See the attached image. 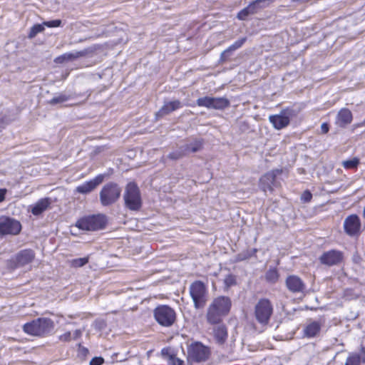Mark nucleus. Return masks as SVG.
I'll return each mask as SVG.
<instances>
[{
	"label": "nucleus",
	"instance_id": "obj_38",
	"mask_svg": "<svg viewBox=\"0 0 365 365\" xmlns=\"http://www.w3.org/2000/svg\"><path fill=\"white\" fill-rule=\"evenodd\" d=\"M266 277L269 281L275 282L278 278L277 272L275 270H269L267 273Z\"/></svg>",
	"mask_w": 365,
	"mask_h": 365
},
{
	"label": "nucleus",
	"instance_id": "obj_23",
	"mask_svg": "<svg viewBox=\"0 0 365 365\" xmlns=\"http://www.w3.org/2000/svg\"><path fill=\"white\" fill-rule=\"evenodd\" d=\"M51 204V200L49 197L41 198L32 205L31 212L34 215H39L47 210Z\"/></svg>",
	"mask_w": 365,
	"mask_h": 365
},
{
	"label": "nucleus",
	"instance_id": "obj_3",
	"mask_svg": "<svg viewBox=\"0 0 365 365\" xmlns=\"http://www.w3.org/2000/svg\"><path fill=\"white\" fill-rule=\"evenodd\" d=\"M106 217L103 214L83 217L76 222V227L83 230L96 231L105 228Z\"/></svg>",
	"mask_w": 365,
	"mask_h": 365
},
{
	"label": "nucleus",
	"instance_id": "obj_27",
	"mask_svg": "<svg viewBox=\"0 0 365 365\" xmlns=\"http://www.w3.org/2000/svg\"><path fill=\"white\" fill-rule=\"evenodd\" d=\"M246 41V37L241 38L236 41L234 43H232L227 49L222 52L221 58L222 60H225L226 58H227L232 51H235V50L241 48Z\"/></svg>",
	"mask_w": 365,
	"mask_h": 365
},
{
	"label": "nucleus",
	"instance_id": "obj_4",
	"mask_svg": "<svg viewBox=\"0 0 365 365\" xmlns=\"http://www.w3.org/2000/svg\"><path fill=\"white\" fill-rule=\"evenodd\" d=\"M190 294L197 309H202L208 299V293L205 284L201 281H195L189 288Z\"/></svg>",
	"mask_w": 365,
	"mask_h": 365
},
{
	"label": "nucleus",
	"instance_id": "obj_25",
	"mask_svg": "<svg viewBox=\"0 0 365 365\" xmlns=\"http://www.w3.org/2000/svg\"><path fill=\"white\" fill-rule=\"evenodd\" d=\"M182 146L185 155L190 153H197L202 148V140L195 138Z\"/></svg>",
	"mask_w": 365,
	"mask_h": 365
},
{
	"label": "nucleus",
	"instance_id": "obj_24",
	"mask_svg": "<svg viewBox=\"0 0 365 365\" xmlns=\"http://www.w3.org/2000/svg\"><path fill=\"white\" fill-rule=\"evenodd\" d=\"M87 50H83L79 51H75L72 53H66L63 55L57 57L55 59V62L57 63H63L65 61H73L80 57L85 56L87 54Z\"/></svg>",
	"mask_w": 365,
	"mask_h": 365
},
{
	"label": "nucleus",
	"instance_id": "obj_22",
	"mask_svg": "<svg viewBox=\"0 0 365 365\" xmlns=\"http://www.w3.org/2000/svg\"><path fill=\"white\" fill-rule=\"evenodd\" d=\"M212 329L214 339L218 344H223L227 339V330L224 324H217Z\"/></svg>",
	"mask_w": 365,
	"mask_h": 365
},
{
	"label": "nucleus",
	"instance_id": "obj_5",
	"mask_svg": "<svg viewBox=\"0 0 365 365\" xmlns=\"http://www.w3.org/2000/svg\"><path fill=\"white\" fill-rule=\"evenodd\" d=\"M125 205L130 210H139L142 205L140 192L135 182H129L125 189L123 195Z\"/></svg>",
	"mask_w": 365,
	"mask_h": 365
},
{
	"label": "nucleus",
	"instance_id": "obj_17",
	"mask_svg": "<svg viewBox=\"0 0 365 365\" xmlns=\"http://www.w3.org/2000/svg\"><path fill=\"white\" fill-rule=\"evenodd\" d=\"M282 173L281 170H274L267 173L259 180V186L263 191H272L273 187L278 186V182L276 180L277 175Z\"/></svg>",
	"mask_w": 365,
	"mask_h": 365
},
{
	"label": "nucleus",
	"instance_id": "obj_19",
	"mask_svg": "<svg viewBox=\"0 0 365 365\" xmlns=\"http://www.w3.org/2000/svg\"><path fill=\"white\" fill-rule=\"evenodd\" d=\"M104 175H98L95 178L87 181L76 187V192L81 194H88L93 190L104 180Z\"/></svg>",
	"mask_w": 365,
	"mask_h": 365
},
{
	"label": "nucleus",
	"instance_id": "obj_36",
	"mask_svg": "<svg viewBox=\"0 0 365 365\" xmlns=\"http://www.w3.org/2000/svg\"><path fill=\"white\" fill-rule=\"evenodd\" d=\"M360 356L357 354L350 355L345 362L344 365H360Z\"/></svg>",
	"mask_w": 365,
	"mask_h": 365
},
{
	"label": "nucleus",
	"instance_id": "obj_9",
	"mask_svg": "<svg viewBox=\"0 0 365 365\" xmlns=\"http://www.w3.org/2000/svg\"><path fill=\"white\" fill-rule=\"evenodd\" d=\"M210 355L208 347L202 343L195 342L188 348L187 359L190 363H200L206 361Z\"/></svg>",
	"mask_w": 365,
	"mask_h": 365
},
{
	"label": "nucleus",
	"instance_id": "obj_6",
	"mask_svg": "<svg viewBox=\"0 0 365 365\" xmlns=\"http://www.w3.org/2000/svg\"><path fill=\"white\" fill-rule=\"evenodd\" d=\"M272 314L273 305L267 299H260L255 306V318L262 326L269 323Z\"/></svg>",
	"mask_w": 365,
	"mask_h": 365
},
{
	"label": "nucleus",
	"instance_id": "obj_2",
	"mask_svg": "<svg viewBox=\"0 0 365 365\" xmlns=\"http://www.w3.org/2000/svg\"><path fill=\"white\" fill-rule=\"evenodd\" d=\"M54 328L53 322L48 318H38L24 325V331L33 336H45Z\"/></svg>",
	"mask_w": 365,
	"mask_h": 365
},
{
	"label": "nucleus",
	"instance_id": "obj_8",
	"mask_svg": "<svg viewBox=\"0 0 365 365\" xmlns=\"http://www.w3.org/2000/svg\"><path fill=\"white\" fill-rule=\"evenodd\" d=\"M155 321L162 327H170L176 321V313L174 309L168 305H159L153 310Z\"/></svg>",
	"mask_w": 365,
	"mask_h": 365
},
{
	"label": "nucleus",
	"instance_id": "obj_39",
	"mask_svg": "<svg viewBox=\"0 0 365 365\" xmlns=\"http://www.w3.org/2000/svg\"><path fill=\"white\" fill-rule=\"evenodd\" d=\"M312 198V194L309 190H305L301 196V200L304 202H310Z\"/></svg>",
	"mask_w": 365,
	"mask_h": 365
},
{
	"label": "nucleus",
	"instance_id": "obj_30",
	"mask_svg": "<svg viewBox=\"0 0 365 365\" xmlns=\"http://www.w3.org/2000/svg\"><path fill=\"white\" fill-rule=\"evenodd\" d=\"M184 156H185V153L184 152L182 146H180L178 149L169 153L168 155L167 158L170 160H177L182 158Z\"/></svg>",
	"mask_w": 365,
	"mask_h": 365
},
{
	"label": "nucleus",
	"instance_id": "obj_13",
	"mask_svg": "<svg viewBox=\"0 0 365 365\" xmlns=\"http://www.w3.org/2000/svg\"><path fill=\"white\" fill-rule=\"evenodd\" d=\"M292 115L293 110L286 108L282 110L279 114L269 115V120L275 129L281 130L289 124Z\"/></svg>",
	"mask_w": 365,
	"mask_h": 365
},
{
	"label": "nucleus",
	"instance_id": "obj_31",
	"mask_svg": "<svg viewBox=\"0 0 365 365\" xmlns=\"http://www.w3.org/2000/svg\"><path fill=\"white\" fill-rule=\"evenodd\" d=\"M44 31V25L43 24H35L34 25L30 30V32L28 35L29 38H34L38 34L41 33Z\"/></svg>",
	"mask_w": 365,
	"mask_h": 365
},
{
	"label": "nucleus",
	"instance_id": "obj_26",
	"mask_svg": "<svg viewBox=\"0 0 365 365\" xmlns=\"http://www.w3.org/2000/svg\"><path fill=\"white\" fill-rule=\"evenodd\" d=\"M322 328L320 322L313 321L309 322L304 329V334L309 338L317 336Z\"/></svg>",
	"mask_w": 365,
	"mask_h": 365
},
{
	"label": "nucleus",
	"instance_id": "obj_42",
	"mask_svg": "<svg viewBox=\"0 0 365 365\" xmlns=\"http://www.w3.org/2000/svg\"><path fill=\"white\" fill-rule=\"evenodd\" d=\"M81 334H82V331L80 329H76L74 331V332L73 334H71L72 339H76L79 338L81 336Z\"/></svg>",
	"mask_w": 365,
	"mask_h": 365
},
{
	"label": "nucleus",
	"instance_id": "obj_46",
	"mask_svg": "<svg viewBox=\"0 0 365 365\" xmlns=\"http://www.w3.org/2000/svg\"><path fill=\"white\" fill-rule=\"evenodd\" d=\"M362 216L365 219V205H364V207L363 209Z\"/></svg>",
	"mask_w": 365,
	"mask_h": 365
},
{
	"label": "nucleus",
	"instance_id": "obj_40",
	"mask_svg": "<svg viewBox=\"0 0 365 365\" xmlns=\"http://www.w3.org/2000/svg\"><path fill=\"white\" fill-rule=\"evenodd\" d=\"M61 341H68L72 339L71 332L67 331L59 336Z\"/></svg>",
	"mask_w": 365,
	"mask_h": 365
},
{
	"label": "nucleus",
	"instance_id": "obj_45",
	"mask_svg": "<svg viewBox=\"0 0 365 365\" xmlns=\"http://www.w3.org/2000/svg\"><path fill=\"white\" fill-rule=\"evenodd\" d=\"M6 191V189H0V202L4 200Z\"/></svg>",
	"mask_w": 365,
	"mask_h": 365
},
{
	"label": "nucleus",
	"instance_id": "obj_35",
	"mask_svg": "<svg viewBox=\"0 0 365 365\" xmlns=\"http://www.w3.org/2000/svg\"><path fill=\"white\" fill-rule=\"evenodd\" d=\"M69 99V96L65 95V94H59L57 96L53 97L52 99L50 100L49 103L51 105H55L57 103H61L63 102H66Z\"/></svg>",
	"mask_w": 365,
	"mask_h": 365
},
{
	"label": "nucleus",
	"instance_id": "obj_12",
	"mask_svg": "<svg viewBox=\"0 0 365 365\" xmlns=\"http://www.w3.org/2000/svg\"><path fill=\"white\" fill-rule=\"evenodd\" d=\"M272 1L273 0H255L242 9L237 17L240 20H245L248 16L255 14L269 6Z\"/></svg>",
	"mask_w": 365,
	"mask_h": 365
},
{
	"label": "nucleus",
	"instance_id": "obj_20",
	"mask_svg": "<svg viewBox=\"0 0 365 365\" xmlns=\"http://www.w3.org/2000/svg\"><path fill=\"white\" fill-rule=\"evenodd\" d=\"M182 105L179 100L165 102L164 105L156 113L155 116L157 118H163V116L168 115L171 112L182 108Z\"/></svg>",
	"mask_w": 365,
	"mask_h": 365
},
{
	"label": "nucleus",
	"instance_id": "obj_37",
	"mask_svg": "<svg viewBox=\"0 0 365 365\" xmlns=\"http://www.w3.org/2000/svg\"><path fill=\"white\" fill-rule=\"evenodd\" d=\"M43 25L50 28L58 27L61 25V21L60 19H55L52 21H44Z\"/></svg>",
	"mask_w": 365,
	"mask_h": 365
},
{
	"label": "nucleus",
	"instance_id": "obj_11",
	"mask_svg": "<svg viewBox=\"0 0 365 365\" xmlns=\"http://www.w3.org/2000/svg\"><path fill=\"white\" fill-rule=\"evenodd\" d=\"M35 257V253L32 250H24L7 262V266L11 269L23 267L31 263Z\"/></svg>",
	"mask_w": 365,
	"mask_h": 365
},
{
	"label": "nucleus",
	"instance_id": "obj_14",
	"mask_svg": "<svg viewBox=\"0 0 365 365\" xmlns=\"http://www.w3.org/2000/svg\"><path fill=\"white\" fill-rule=\"evenodd\" d=\"M21 230V225L18 220L5 216L0 217V235H17Z\"/></svg>",
	"mask_w": 365,
	"mask_h": 365
},
{
	"label": "nucleus",
	"instance_id": "obj_16",
	"mask_svg": "<svg viewBox=\"0 0 365 365\" xmlns=\"http://www.w3.org/2000/svg\"><path fill=\"white\" fill-rule=\"evenodd\" d=\"M361 220L358 215H351L344 222L345 232L351 237H358L361 233Z\"/></svg>",
	"mask_w": 365,
	"mask_h": 365
},
{
	"label": "nucleus",
	"instance_id": "obj_44",
	"mask_svg": "<svg viewBox=\"0 0 365 365\" xmlns=\"http://www.w3.org/2000/svg\"><path fill=\"white\" fill-rule=\"evenodd\" d=\"M359 356H360V361L365 363V346H361L360 354Z\"/></svg>",
	"mask_w": 365,
	"mask_h": 365
},
{
	"label": "nucleus",
	"instance_id": "obj_7",
	"mask_svg": "<svg viewBox=\"0 0 365 365\" xmlns=\"http://www.w3.org/2000/svg\"><path fill=\"white\" fill-rule=\"evenodd\" d=\"M121 187L115 182L106 183L99 193L100 202L103 206L114 204L120 198Z\"/></svg>",
	"mask_w": 365,
	"mask_h": 365
},
{
	"label": "nucleus",
	"instance_id": "obj_43",
	"mask_svg": "<svg viewBox=\"0 0 365 365\" xmlns=\"http://www.w3.org/2000/svg\"><path fill=\"white\" fill-rule=\"evenodd\" d=\"M329 124L327 123H324L321 125V130L322 133H327L329 131Z\"/></svg>",
	"mask_w": 365,
	"mask_h": 365
},
{
	"label": "nucleus",
	"instance_id": "obj_29",
	"mask_svg": "<svg viewBox=\"0 0 365 365\" xmlns=\"http://www.w3.org/2000/svg\"><path fill=\"white\" fill-rule=\"evenodd\" d=\"M257 252V249H251V250H246L240 253L237 254L235 257V262H238L243 260H246L247 259H250L251 257L254 256L256 252Z\"/></svg>",
	"mask_w": 365,
	"mask_h": 365
},
{
	"label": "nucleus",
	"instance_id": "obj_15",
	"mask_svg": "<svg viewBox=\"0 0 365 365\" xmlns=\"http://www.w3.org/2000/svg\"><path fill=\"white\" fill-rule=\"evenodd\" d=\"M344 260V253L336 250L324 252L319 257L321 264L332 267L341 264Z\"/></svg>",
	"mask_w": 365,
	"mask_h": 365
},
{
	"label": "nucleus",
	"instance_id": "obj_28",
	"mask_svg": "<svg viewBox=\"0 0 365 365\" xmlns=\"http://www.w3.org/2000/svg\"><path fill=\"white\" fill-rule=\"evenodd\" d=\"M161 353L163 356L168 359V362L170 365H184V361L175 357V355L171 349H163Z\"/></svg>",
	"mask_w": 365,
	"mask_h": 365
},
{
	"label": "nucleus",
	"instance_id": "obj_18",
	"mask_svg": "<svg viewBox=\"0 0 365 365\" xmlns=\"http://www.w3.org/2000/svg\"><path fill=\"white\" fill-rule=\"evenodd\" d=\"M287 289L293 293L304 292L306 285L302 279L297 275H289L286 279Z\"/></svg>",
	"mask_w": 365,
	"mask_h": 365
},
{
	"label": "nucleus",
	"instance_id": "obj_32",
	"mask_svg": "<svg viewBox=\"0 0 365 365\" xmlns=\"http://www.w3.org/2000/svg\"><path fill=\"white\" fill-rule=\"evenodd\" d=\"M236 283V277L232 274H227L224 279V289L228 290L230 287L235 285Z\"/></svg>",
	"mask_w": 365,
	"mask_h": 365
},
{
	"label": "nucleus",
	"instance_id": "obj_34",
	"mask_svg": "<svg viewBox=\"0 0 365 365\" xmlns=\"http://www.w3.org/2000/svg\"><path fill=\"white\" fill-rule=\"evenodd\" d=\"M88 262V257L73 259L71 261V265L73 267H81Z\"/></svg>",
	"mask_w": 365,
	"mask_h": 365
},
{
	"label": "nucleus",
	"instance_id": "obj_1",
	"mask_svg": "<svg viewBox=\"0 0 365 365\" xmlns=\"http://www.w3.org/2000/svg\"><path fill=\"white\" fill-rule=\"evenodd\" d=\"M231 306V299L227 297L221 296L215 298L207 307V322L210 324L221 323L222 318L229 314Z\"/></svg>",
	"mask_w": 365,
	"mask_h": 365
},
{
	"label": "nucleus",
	"instance_id": "obj_33",
	"mask_svg": "<svg viewBox=\"0 0 365 365\" xmlns=\"http://www.w3.org/2000/svg\"><path fill=\"white\" fill-rule=\"evenodd\" d=\"M359 164V160L357 158H354L351 160H344L342 162V165L346 169L356 168Z\"/></svg>",
	"mask_w": 365,
	"mask_h": 365
},
{
	"label": "nucleus",
	"instance_id": "obj_10",
	"mask_svg": "<svg viewBox=\"0 0 365 365\" xmlns=\"http://www.w3.org/2000/svg\"><path fill=\"white\" fill-rule=\"evenodd\" d=\"M196 105L208 109L223 110L230 106V101L225 97L205 96L197 99Z\"/></svg>",
	"mask_w": 365,
	"mask_h": 365
},
{
	"label": "nucleus",
	"instance_id": "obj_21",
	"mask_svg": "<svg viewBox=\"0 0 365 365\" xmlns=\"http://www.w3.org/2000/svg\"><path fill=\"white\" fill-rule=\"evenodd\" d=\"M353 116L351 110L348 108H341L337 113L335 123L340 128H345L352 121Z\"/></svg>",
	"mask_w": 365,
	"mask_h": 365
},
{
	"label": "nucleus",
	"instance_id": "obj_41",
	"mask_svg": "<svg viewBox=\"0 0 365 365\" xmlns=\"http://www.w3.org/2000/svg\"><path fill=\"white\" fill-rule=\"evenodd\" d=\"M104 360L102 357H94L90 361V365H101Z\"/></svg>",
	"mask_w": 365,
	"mask_h": 365
}]
</instances>
